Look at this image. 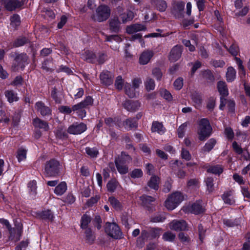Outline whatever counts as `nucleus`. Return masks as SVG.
Returning <instances> with one entry per match:
<instances>
[{"instance_id": "58", "label": "nucleus", "mask_w": 250, "mask_h": 250, "mask_svg": "<svg viewBox=\"0 0 250 250\" xmlns=\"http://www.w3.org/2000/svg\"><path fill=\"white\" fill-rule=\"evenodd\" d=\"M148 236V232L146 230H143L141 232V235L137 239V243L140 242V243L143 244L144 240L146 239Z\"/></svg>"}, {"instance_id": "16", "label": "nucleus", "mask_w": 250, "mask_h": 250, "mask_svg": "<svg viewBox=\"0 0 250 250\" xmlns=\"http://www.w3.org/2000/svg\"><path fill=\"white\" fill-rule=\"evenodd\" d=\"M146 26L141 24H134L128 26L126 28V32L129 34H132L135 32L146 30Z\"/></svg>"}, {"instance_id": "32", "label": "nucleus", "mask_w": 250, "mask_h": 250, "mask_svg": "<svg viewBox=\"0 0 250 250\" xmlns=\"http://www.w3.org/2000/svg\"><path fill=\"white\" fill-rule=\"evenodd\" d=\"M5 97L7 98L8 101L11 103L16 102L18 100L17 94L14 92L12 90H7L5 92Z\"/></svg>"}, {"instance_id": "10", "label": "nucleus", "mask_w": 250, "mask_h": 250, "mask_svg": "<svg viewBox=\"0 0 250 250\" xmlns=\"http://www.w3.org/2000/svg\"><path fill=\"white\" fill-rule=\"evenodd\" d=\"M6 9L9 11H12L17 8L20 7L24 4L23 0H1Z\"/></svg>"}, {"instance_id": "55", "label": "nucleus", "mask_w": 250, "mask_h": 250, "mask_svg": "<svg viewBox=\"0 0 250 250\" xmlns=\"http://www.w3.org/2000/svg\"><path fill=\"white\" fill-rule=\"evenodd\" d=\"M28 244V240L22 241L15 248V250H26Z\"/></svg>"}, {"instance_id": "11", "label": "nucleus", "mask_w": 250, "mask_h": 250, "mask_svg": "<svg viewBox=\"0 0 250 250\" xmlns=\"http://www.w3.org/2000/svg\"><path fill=\"white\" fill-rule=\"evenodd\" d=\"M169 227L171 229L182 231L187 229L188 225L184 220H173L169 223Z\"/></svg>"}, {"instance_id": "2", "label": "nucleus", "mask_w": 250, "mask_h": 250, "mask_svg": "<svg viewBox=\"0 0 250 250\" xmlns=\"http://www.w3.org/2000/svg\"><path fill=\"white\" fill-rule=\"evenodd\" d=\"M184 197L180 192H175L168 196L165 203V207L168 210L175 208L183 200Z\"/></svg>"}, {"instance_id": "64", "label": "nucleus", "mask_w": 250, "mask_h": 250, "mask_svg": "<svg viewBox=\"0 0 250 250\" xmlns=\"http://www.w3.org/2000/svg\"><path fill=\"white\" fill-rule=\"evenodd\" d=\"M225 134L229 139L232 140L234 137V133L231 128L228 127L225 130Z\"/></svg>"}, {"instance_id": "22", "label": "nucleus", "mask_w": 250, "mask_h": 250, "mask_svg": "<svg viewBox=\"0 0 250 250\" xmlns=\"http://www.w3.org/2000/svg\"><path fill=\"white\" fill-rule=\"evenodd\" d=\"M123 125L127 130L136 128L137 126L136 120L134 119H127L123 122Z\"/></svg>"}, {"instance_id": "8", "label": "nucleus", "mask_w": 250, "mask_h": 250, "mask_svg": "<svg viewBox=\"0 0 250 250\" xmlns=\"http://www.w3.org/2000/svg\"><path fill=\"white\" fill-rule=\"evenodd\" d=\"M185 3L183 2H175L173 4L171 10L172 14L177 19L183 17Z\"/></svg>"}, {"instance_id": "9", "label": "nucleus", "mask_w": 250, "mask_h": 250, "mask_svg": "<svg viewBox=\"0 0 250 250\" xmlns=\"http://www.w3.org/2000/svg\"><path fill=\"white\" fill-rule=\"evenodd\" d=\"M86 129L87 126L85 124L83 123L75 124L70 125L68 128L67 131L70 134L77 135L83 133Z\"/></svg>"}, {"instance_id": "43", "label": "nucleus", "mask_w": 250, "mask_h": 250, "mask_svg": "<svg viewBox=\"0 0 250 250\" xmlns=\"http://www.w3.org/2000/svg\"><path fill=\"white\" fill-rule=\"evenodd\" d=\"M216 144V141L213 139H211L205 144L203 148L204 151H209L212 149Z\"/></svg>"}, {"instance_id": "1", "label": "nucleus", "mask_w": 250, "mask_h": 250, "mask_svg": "<svg viewBox=\"0 0 250 250\" xmlns=\"http://www.w3.org/2000/svg\"><path fill=\"white\" fill-rule=\"evenodd\" d=\"M211 131L212 127L208 119L204 118L199 121L197 133L200 140L203 141L208 137Z\"/></svg>"}, {"instance_id": "54", "label": "nucleus", "mask_w": 250, "mask_h": 250, "mask_svg": "<svg viewBox=\"0 0 250 250\" xmlns=\"http://www.w3.org/2000/svg\"><path fill=\"white\" fill-rule=\"evenodd\" d=\"M173 85L175 89H181L183 86V79L182 78H178L174 81Z\"/></svg>"}, {"instance_id": "49", "label": "nucleus", "mask_w": 250, "mask_h": 250, "mask_svg": "<svg viewBox=\"0 0 250 250\" xmlns=\"http://www.w3.org/2000/svg\"><path fill=\"white\" fill-rule=\"evenodd\" d=\"M163 238L165 241L172 242L175 239V235L172 232L168 231L163 234Z\"/></svg>"}, {"instance_id": "7", "label": "nucleus", "mask_w": 250, "mask_h": 250, "mask_svg": "<svg viewBox=\"0 0 250 250\" xmlns=\"http://www.w3.org/2000/svg\"><path fill=\"white\" fill-rule=\"evenodd\" d=\"M229 52L232 55L235 56V60L237 64L238 65V69H239V73L241 77L242 76H245V71L243 65L242 61L239 58L236 57V55L238 54L239 48L238 46L235 44H231L229 48H227Z\"/></svg>"}, {"instance_id": "59", "label": "nucleus", "mask_w": 250, "mask_h": 250, "mask_svg": "<svg viewBox=\"0 0 250 250\" xmlns=\"http://www.w3.org/2000/svg\"><path fill=\"white\" fill-rule=\"evenodd\" d=\"M152 74L157 80H160L162 77V72L157 68H155L152 70Z\"/></svg>"}, {"instance_id": "46", "label": "nucleus", "mask_w": 250, "mask_h": 250, "mask_svg": "<svg viewBox=\"0 0 250 250\" xmlns=\"http://www.w3.org/2000/svg\"><path fill=\"white\" fill-rule=\"evenodd\" d=\"M11 25L14 27L20 25V18L18 15H14L11 17Z\"/></svg>"}, {"instance_id": "39", "label": "nucleus", "mask_w": 250, "mask_h": 250, "mask_svg": "<svg viewBox=\"0 0 250 250\" xmlns=\"http://www.w3.org/2000/svg\"><path fill=\"white\" fill-rule=\"evenodd\" d=\"M140 198L142 201V205L146 207H147L149 204H150L151 202H154L155 200L153 197L146 195H143L141 196Z\"/></svg>"}, {"instance_id": "40", "label": "nucleus", "mask_w": 250, "mask_h": 250, "mask_svg": "<svg viewBox=\"0 0 250 250\" xmlns=\"http://www.w3.org/2000/svg\"><path fill=\"white\" fill-rule=\"evenodd\" d=\"M37 182L35 180L30 181L28 185V191L30 194L34 196L36 194Z\"/></svg>"}, {"instance_id": "56", "label": "nucleus", "mask_w": 250, "mask_h": 250, "mask_svg": "<svg viewBox=\"0 0 250 250\" xmlns=\"http://www.w3.org/2000/svg\"><path fill=\"white\" fill-rule=\"evenodd\" d=\"M162 233V229L160 228H152L150 230V235L153 238L158 237Z\"/></svg>"}, {"instance_id": "53", "label": "nucleus", "mask_w": 250, "mask_h": 250, "mask_svg": "<svg viewBox=\"0 0 250 250\" xmlns=\"http://www.w3.org/2000/svg\"><path fill=\"white\" fill-rule=\"evenodd\" d=\"M143 173L141 169H135L130 173V176L132 178H138L143 176Z\"/></svg>"}, {"instance_id": "50", "label": "nucleus", "mask_w": 250, "mask_h": 250, "mask_svg": "<svg viewBox=\"0 0 250 250\" xmlns=\"http://www.w3.org/2000/svg\"><path fill=\"white\" fill-rule=\"evenodd\" d=\"M58 109L60 112L66 114H70L73 112L72 107H70L66 105L61 106L59 107Z\"/></svg>"}, {"instance_id": "17", "label": "nucleus", "mask_w": 250, "mask_h": 250, "mask_svg": "<svg viewBox=\"0 0 250 250\" xmlns=\"http://www.w3.org/2000/svg\"><path fill=\"white\" fill-rule=\"evenodd\" d=\"M141 104L138 101H127L124 104V107L128 111H134L138 109Z\"/></svg>"}, {"instance_id": "28", "label": "nucleus", "mask_w": 250, "mask_h": 250, "mask_svg": "<svg viewBox=\"0 0 250 250\" xmlns=\"http://www.w3.org/2000/svg\"><path fill=\"white\" fill-rule=\"evenodd\" d=\"M118 187L120 185L116 179L110 180L106 185L107 190L110 192H114Z\"/></svg>"}, {"instance_id": "47", "label": "nucleus", "mask_w": 250, "mask_h": 250, "mask_svg": "<svg viewBox=\"0 0 250 250\" xmlns=\"http://www.w3.org/2000/svg\"><path fill=\"white\" fill-rule=\"evenodd\" d=\"M161 95L168 101H171L172 100V96L171 93L166 89H163L161 90Z\"/></svg>"}, {"instance_id": "37", "label": "nucleus", "mask_w": 250, "mask_h": 250, "mask_svg": "<svg viewBox=\"0 0 250 250\" xmlns=\"http://www.w3.org/2000/svg\"><path fill=\"white\" fill-rule=\"evenodd\" d=\"M145 87L147 91L152 90L155 88L154 81L150 77H147L144 82Z\"/></svg>"}, {"instance_id": "5", "label": "nucleus", "mask_w": 250, "mask_h": 250, "mask_svg": "<svg viewBox=\"0 0 250 250\" xmlns=\"http://www.w3.org/2000/svg\"><path fill=\"white\" fill-rule=\"evenodd\" d=\"M105 231L106 234L114 239L122 237V233L118 225L115 223L107 222L105 224Z\"/></svg>"}, {"instance_id": "27", "label": "nucleus", "mask_w": 250, "mask_h": 250, "mask_svg": "<svg viewBox=\"0 0 250 250\" xmlns=\"http://www.w3.org/2000/svg\"><path fill=\"white\" fill-rule=\"evenodd\" d=\"M108 202L115 209L117 210L122 209L123 208L122 203L115 197L111 196L109 197Z\"/></svg>"}, {"instance_id": "29", "label": "nucleus", "mask_w": 250, "mask_h": 250, "mask_svg": "<svg viewBox=\"0 0 250 250\" xmlns=\"http://www.w3.org/2000/svg\"><path fill=\"white\" fill-rule=\"evenodd\" d=\"M159 178L156 176H152L148 182V186L151 188L158 190L159 188Z\"/></svg>"}, {"instance_id": "48", "label": "nucleus", "mask_w": 250, "mask_h": 250, "mask_svg": "<svg viewBox=\"0 0 250 250\" xmlns=\"http://www.w3.org/2000/svg\"><path fill=\"white\" fill-rule=\"evenodd\" d=\"M157 9L161 12L165 11L167 7V4L165 1L163 0H157Z\"/></svg>"}, {"instance_id": "20", "label": "nucleus", "mask_w": 250, "mask_h": 250, "mask_svg": "<svg viewBox=\"0 0 250 250\" xmlns=\"http://www.w3.org/2000/svg\"><path fill=\"white\" fill-rule=\"evenodd\" d=\"M82 58L88 62H96L97 57L95 54L92 51L86 50L82 55Z\"/></svg>"}, {"instance_id": "31", "label": "nucleus", "mask_w": 250, "mask_h": 250, "mask_svg": "<svg viewBox=\"0 0 250 250\" xmlns=\"http://www.w3.org/2000/svg\"><path fill=\"white\" fill-rule=\"evenodd\" d=\"M125 90L126 94L130 98H134L137 94L136 89L131 87L128 83H125Z\"/></svg>"}, {"instance_id": "3", "label": "nucleus", "mask_w": 250, "mask_h": 250, "mask_svg": "<svg viewBox=\"0 0 250 250\" xmlns=\"http://www.w3.org/2000/svg\"><path fill=\"white\" fill-rule=\"evenodd\" d=\"M110 11V8L107 6L101 5L97 8L95 13L92 15L91 18L95 21H104L109 18Z\"/></svg>"}, {"instance_id": "35", "label": "nucleus", "mask_w": 250, "mask_h": 250, "mask_svg": "<svg viewBox=\"0 0 250 250\" xmlns=\"http://www.w3.org/2000/svg\"><path fill=\"white\" fill-rule=\"evenodd\" d=\"M121 19L123 23H125L128 21L132 20L134 17V14L131 11H127L121 15Z\"/></svg>"}, {"instance_id": "4", "label": "nucleus", "mask_w": 250, "mask_h": 250, "mask_svg": "<svg viewBox=\"0 0 250 250\" xmlns=\"http://www.w3.org/2000/svg\"><path fill=\"white\" fill-rule=\"evenodd\" d=\"M61 168L60 163L52 159L47 162L45 167V174L48 177H55L58 175Z\"/></svg>"}, {"instance_id": "26", "label": "nucleus", "mask_w": 250, "mask_h": 250, "mask_svg": "<svg viewBox=\"0 0 250 250\" xmlns=\"http://www.w3.org/2000/svg\"><path fill=\"white\" fill-rule=\"evenodd\" d=\"M67 190V185L62 182L57 185L54 189V193L58 195H62Z\"/></svg>"}, {"instance_id": "19", "label": "nucleus", "mask_w": 250, "mask_h": 250, "mask_svg": "<svg viewBox=\"0 0 250 250\" xmlns=\"http://www.w3.org/2000/svg\"><path fill=\"white\" fill-rule=\"evenodd\" d=\"M222 198L225 204L231 205L235 203V200L231 191L225 192L222 195Z\"/></svg>"}, {"instance_id": "14", "label": "nucleus", "mask_w": 250, "mask_h": 250, "mask_svg": "<svg viewBox=\"0 0 250 250\" xmlns=\"http://www.w3.org/2000/svg\"><path fill=\"white\" fill-rule=\"evenodd\" d=\"M153 56V53L151 51L143 52L140 56L139 61V63L142 65L147 64Z\"/></svg>"}, {"instance_id": "42", "label": "nucleus", "mask_w": 250, "mask_h": 250, "mask_svg": "<svg viewBox=\"0 0 250 250\" xmlns=\"http://www.w3.org/2000/svg\"><path fill=\"white\" fill-rule=\"evenodd\" d=\"M51 97L57 104H60L62 99V96L59 94L55 88L51 91Z\"/></svg>"}, {"instance_id": "21", "label": "nucleus", "mask_w": 250, "mask_h": 250, "mask_svg": "<svg viewBox=\"0 0 250 250\" xmlns=\"http://www.w3.org/2000/svg\"><path fill=\"white\" fill-rule=\"evenodd\" d=\"M217 88L220 94L222 97H226L229 94L228 89L226 83L224 81H219L217 83Z\"/></svg>"}, {"instance_id": "24", "label": "nucleus", "mask_w": 250, "mask_h": 250, "mask_svg": "<svg viewBox=\"0 0 250 250\" xmlns=\"http://www.w3.org/2000/svg\"><path fill=\"white\" fill-rule=\"evenodd\" d=\"M33 125L36 127L42 129L45 131H47L49 129L48 124L46 122L39 118H36L34 120Z\"/></svg>"}, {"instance_id": "63", "label": "nucleus", "mask_w": 250, "mask_h": 250, "mask_svg": "<svg viewBox=\"0 0 250 250\" xmlns=\"http://www.w3.org/2000/svg\"><path fill=\"white\" fill-rule=\"evenodd\" d=\"M232 147L235 152L238 154H241L242 153L243 149L242 147L236 142H234L232 143Z\"/></svg>"}, {"instance_id": "15", "label": "nucleus", "mask_w": 250, "mask_h": 250, "mask_svg": "<svg viewBox=\"0 0 250 250\" xmlns=\"http://www.w3.org/2000/svg\"><path fill=\"white\" fill-rule=\"evenodd\" d=\"M182 54V47L180 45L175 46L171 50L169 56V59L175 62L178 60Z\"/></svg>"}, {"instance_id": "13", "label": "nucleus", "mask_w": 250, "mask_h": 250, "mask_svg": "<svg viewBox=\"0 0 250 250\" xmlns=\"http://www.w3.org/2000/svg\"><path fill=\"white\" fill-rule=\"evenodd\" d=\"M101 82L105 85H109L113 83L112 75L108 71H103L100 75Z\"/></svg>"}, {"instance_id": "62", "label": "nucleus", "mask_w": 250, "mask_h": 250, "mask_svg": "<svg viewBox=\"0 0 250 250\" xmlns=\"http://www.w3.org/2000/svg\"><path fill=\"white\" fill-rule=\"evenodd\" d=\"M249 11V7L247 6H245L241 11L235 13L236 17H243L246 16Z\"/></svg>"}, {"instance_id": "38", "label": "nucleus", "mask_w": 250, "mask_h": 250, "mask_svg": "<svg viewBox=\"0 0 250 250\" xmlns=\"http://www.w3.org/2000/svg\"><path fill=\"white\" fill-rule=\"evenodd\" d=\"M85 234L86 242L89 244L93 243L95 239V237L91 229H87L85 231Z\"/></svg>"}, {"instance_id": "33", "label": "nucleus", "mask_w": 250, "mask_h": 250, "mask_svg": "<svg viewBox=\"0 0 250 250\" xmlns=\"http://www.w3.org/2000/svg\"><path fill=\"white\" fill-rule=\"evenodd\" d=\"M85 149L86 154L91 158H96L99 154L98 149L95 147H86Z\"/></svg>"}, {"instance_id": "30", "label": "nucleus", "mask_w": 250, "mask_h": 250, "mask_svg": "<svg viewBox=\"0 0 250 250\" xmlns=\"http://www.w3.org/2000/svg\"><path fill=\"white\" fill-rule=\"evenodd\" d=\"M27 151V150L23 147L20 148L18 149L16 158L19 162L25 160L26 159Z\"/></svg>"}, {"instance_id": "57", "label": "nucleus", "mask_w": 250, "mask_h": 250, "mask_svg": "<svg viewBox=\"0 0 250 250\" xmlns=\"http://www.w3.org/2000/svg\"><path fill=\"white\" fill-rule=\"evenodd\" d=\"M41 216L43 219H46L51 221L53 219V215L51 211L49 210L42 211L41 213Z\"/></svg>"}, {"instance_id": "12", "label": "nucleus", "mask_w": 250, "mask_h": 250, "mask_svg": "<svg viewBox=\"0 0 250 250\" xmlns=\"http://www.w3.org/2000/svg\"><path fill=\"white\" fill-rule=\"evenodd\" d=\"M187 211H189L195 214H198L203 213L204 211V208L201 204L200 202H197L188 206L187 209Z\"/></svg>"}, {"instance_id": "23", "label": "nucleus", "mask_w": 250, "mask_h": 250, "mask_svg": "<svg viewBox=\"0 0 250 250\" xmlns=\"http://www.w3.org/2000/svg\"><path fill=\"white\" fill-rule=\"evenodd\" d=\"M36 106L38 111L43 116L49 114L51 112L50 109L48 107L45 106L42 102H37Z\"/></svg>"}, {"instance_id": "34", "label": "nucleus", "mask_w": 250, "mask_h": 250, "mask_svg": "<svg viewBox=\"0 0 250 250\" xmlns=\"http://www.w3.org/2000/svg\"><path fill=\"white\" fill-rule=\"evenodd\" d=\"M223 168L220 165L210 166L207 168V171L214 174H220L222 173Z\"/></svg>"}, {"instance_id": "6", "label": "nucleus", "mask_w": 250, "mask_h": 250, "mask_svg": "<svg viewBox=\"0 0 250 250\" xmlns=\"http://www.w3.org/2000/svg\"><path fill=\"white\" fill-rule=\"evenodd\" d=\"M131 160V157L125 153H121V158L115 161L116 167L121 174H125L128 172V167L125 163H129Z\"/></svg>"}, {"instance_id": "51", "label": "nucleus", "mask_w": 250, "mask_h": 250, "mask_svg": "<svg viewBox=\"0 0 250 250\" xmlns=\"http://www.w3.org/2000/svg\"><path fill=\"white\" fill-rule=\"evenodd\" d=\"M188 124L187 123H185L181 125L178 128L177 132L179 137L183 138L185 132L186 131V128L187 127Z\"/></svg>"}, {"instance_id": "41", "label": "nucleus", "mask_w": 250, "mask_h": 250, "mask_svg": "<svg viewBox=\"0 0 250 250\" xmlns=\"http://www.w3.org/2000/svg\"><path fill=\"white\" fill-rule=\"evenodd\" d=\"M110 26L111 30L114 32L119 31L120 27V22L118 19L114 18L110 20Z\"/></svg>"}, {"instance_id": "52", "label": "nucleus", "mask_w": 250, "mask_h": 250, "mask_svg": "<svg viewBox=\"0 0 250 250\" xmlns=\"http://www.w3.org/2000/svg\"><path fill=\"white\" fill-rule=\"evenodd\" d=\"M0 223L1 224L4 225L6 227V228L8 229V230L9 231V233L10 234V237H12V233H13V229L11 227V225L10 224L9 222L6 219H5L3 218H0Z\"/></svg>"}, {"instance_id": "25", "label": "nucleus", "mask_w": 250, "mask_h": 250, "mask_svg": "<svg viewBox=\"0 0 250 250\" xmlns=\"http://www.w3.org/2000/svg\"><path fill=\"white\" fill-rule=\"evenodd\" d=\"M236 71L235 69L231 66L229 67L226 74L227 81L228 82L233 81L236 78Z\"/></svg>"}, {"instance_id": "44", "label": "nucleus", "mask_w": 250, "mask_h": 250, "mask_svg": "<svg viewBox=\"0 0 250 250\" xmlns=\"http://www.w3.org/2000/svg\"><path fill=\"white\" fill-rule=\"evenodd\" d=\"M213 182V179L211 178L208 177L205 180L207 190L209 193L212 192L214 190V184Z\"/></svg>"}, {"instance_id": "36", "label": "nucleus", "mask_w": 250, "mask_h": 250, "mask_svg": "<svg viewBox=\"0 0 250 250\" xmlns=\"http://www.w3.org/2000/svg\"><path fill=\"white\" fill-rule=\"evenodd\" d=\"M126 83H127L124 81L122 76H119L116 79L115 86L116 89L121 90L123 89L124 86L125 89V85Z\"/></svg>"}, {"instance_id": "18", "label": "nucleus", "mask_w": 250, "mask_h": 250, "mask_svg": "<svg viewBox=\"0 0 250 250\" xmlns=\"http://www.w3.org/2000/svg\"><path fill=\"white\" fill-rule=\"evenodd\" d=\"M151 130L152 132L162 135L165 133L166 129L162 123L155 121L152 124Z\"/></svg>"}, {"instance_id": "61", "label": "nucleus", "mask_w": 250, "mask_h": 250, "mask_svg": "<svg viewBox=\"0 0 250 250\" xmlns=\"http://www.w3.org/2000/svg\"><path fill=\"white\" fill-rule=\"evenodd\" d=\"M27 60V56L26 54H20L18 55L15 58V61L18 63H22Z\"/></svg>"}, {"instance_id": "45", "label": "nucleus", "mask_w": 250, "mask_h": 250, "mask_svg": "<svg viewBox=\"0 0 250 250\" xmlns=\"http://www.w3.org/2000/svg\"><path fill=\"white\" fill-rule=\"evenodd\" d=\"M90 221L91 218L89 216L84 215L81 219V228L83 229H86Z\"/></svg>"}, {"instance_id": "60", "label": "nucleus", "mask_w": 250, "mask_h": 250, "mask_svg": "<svg viewBox=\"0 0 250 250\" xmlns=\"http://www.w3.org/2000/svg\"><path fill=\"white\" fill-rule=\"evenodd\" d=\"M93 100L91 97L87 96L85 99L81 102V104H83V107L85 108L87 106L91 105L93 104Z\"/></svg>"}]
</instances>
